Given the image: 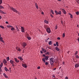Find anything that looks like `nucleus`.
<instances>
[{"instance_id": "1", "label": "nucleus", "mask_w": 79, "mask_h": 79, "mask_svg": "<svg viewBox=\"0 0 79 79\" xmlns=\"http://www.w3.org/2000/svg\"><path fill=\"white\" fill-rule=\"evenodd\" d=\"M54 58L53 57L51 58L50 59V64L52 66H53V63L55 62V60H54Z\"/></svg>"}, {"instance_id": "2", "label": "nucleus", "mask_w": 79, "mask_h": 79, "mask_svg": "<svg viewBox=\"0 0 79 79\" xmlns=\"http://www.w3.org/2000/svg\"><path fill=\"white\" fill-rule=\"evenodd\" d=\"M45 29H46V31L48 33V34L50 33L51 31L50 30V27H45Z\"/></svg>"}, {"instance_id": "3", "label": "nucleus", "mask_w": 79, "mask_h": 79, "mask_svg": "<svg viewBox=\"0 0 79 79\" xmlns=\"http://www.w3.org/2000/svg\"><path fill=\"white\" fill-rule=\"evenodd\" d=\"M10 9H11L13 11H14V12H15V13H16L18 14H19V15L20 14L19 12L17 11V10L13 8V7H10Z\"/></svg>"}, {"instance_id": "4", "label": "nucleus", "mask_w": 79, "mask_h": 79, "mask_svg": "<svg viewBox=\"0 0 79 79\" xmlns=\"http://www.w3.org/2000/svg\"><path fill=\"white\" fill-rule=\"evenodd\" d=\"M55 13L56 14V15H61V11H57L56 10H55Z\"/></svg>"}, {"instance_id": "5", "label": "nucleus", "mask_w": 79, "mask_h": 79, "mask_svg": "<svg viewBox=\"0 0 79 79\" xmlns=\"http://www.w3.org/2000/svg\"><path fill=\"white\" fill-rule=\"evenodd\" d=\"M10 64H12V66L13 67H14V63H15V62L14 61L12 60H10Z\"/></svg>"}, {"instance_id": "6", "label": "nucleus", "mask_w": 79, "mask_h": 79, "mask_svg": "<svg viewBox=\"0 0 79 79\" xmlns=\"http://www.w3.org/2000/svg\"><path fill=\"white\" fill-rule=\"evenodd\" d=\"M22 66L23 67V68H26L27 67V65L26 64H22Z\"/></svg>"}, {"instance_id": "7", "label": "nucleus", "mask_w": 79, "mask_h": 79, "mask_svg": "<svg viewBox=\"0 0 79 79\" xmlns=\"http://www.w3.org/2000/svg\"><path fill=\"white\" fill-rule=\"evenodd\" d=\"M14 60L15 61L16 63H18L19 62V60L16 58H14Z\"/></svg>"}, {"instance_id": "8", "label": "nucleus", "mask_w": 79, "mask_h": 79, "mask_svg": "<svg viewBox=\"0 0 79 79\" xmlns=\"http://www.w3.org/2000/svg\"><path fill=\"white\" fill-rule=\"evenodd\" d=\"M61 10L64 13V15H66V12L65 10H64L63 9H61Z\"/></svg>"}, {"instance_id": "9", "label": "nucleus", "mask_w": 79, "mask_h": 79, "mask_svg": "<svg viewBox=\"0 0 79 79\" xmlns=\"http://www.w3.org/2000/svg\"><path fill=\"white\" fill-rule=\"evenodd\" d=\"M79 63L76 64L75 65V68H78V67H79Z\"/></svg>"}, {"instance_id": "10", "label": "nucleus", "mask_w": 79, "mask_h": 79, "mask_svg": "<svg viewBox=\"0 0 79 79\" xmlns=\"http://www.w3.org/2000/svg\"><path fill=\"white\" fill-rule=\"evenodd\" d=\"M21 32H25L24 31V27H21Z\"/></svg>"}, {"instance_id": "11", "label": "nucleus", "mask_w": 79, "mask_h": 79, "mask_svg": "<svg viewBox=\"0 0 79 79\" xmlns=\"http://www.w3.org/2000/svg\"><path fill=\"white\" fill-rule=\"evenodd\" d=\"M0 41L3 43H5V42L3 40V38L2 37H0Z\"/></svg>"}, {"instance_id": "12", "label": "nucleus", "mask_w": 79, "mask_h": 79, "mask_svg": "<svg viewBox=\"0 0 79 79\" xmlns=\"http://www.w3.org/2000/svg\"><path fill=\"white\" fill-rule=\"evenodd\" d=\"M26 45L27 44L26 43H23V46L24 48H25V47L26 46Z\"/></svg>"}, {"instance_id": "13", "label": "nucleus", "mask_w": 79, "mask_h": 79, "mask_svg": "<svg viewBox=\"0 0 79 79\" xmlns=\"http://www.w3.org/2000/svg\"><path fill=\"white\" fill-rule=\"evenodd\" d=\"M42 51H43V52H44V53H46V52H47V51H46V50H45V49L42 48Z\"/></svg>"}, {"instance_id": "14", "label": "nucleus", "mask_w": 79, "mask_h": 79, "mask_svg": "<svg viewBox=\"0 0 79 79\" xmlns=\"http://www.w3.org/2000/svg\"><path fill=\"white\" fill-rule=\"evenodd\" d=\"M48 56H45L44 58H45V60H46V61H47V60H48Z\"/></svg>"}, {"instance_id": "15", "label": "nucleus", "mask_w": 79, "mask_h": 79, "mask_svg": "<svg viewBox=\"0 0 79 79\" xmlns=\"http://www.w3.org/2000/svg\"><path fill=\"white\" fill-rule=\"evenodd\" d=\"M7 63V61H6V60L5 59H4L3 60V63H4V64H6Z\"/></svg>"}, {"instance_id": "16", "label": "nucleus", "mask_w": 79, "mask_h": 79, "mask_svg": "<svg viewBox=\"0 0 79 79\" xmlns=\"http://www.w3.org/2000/svg\"><path fill=\"white\" fill-rule=\"evenodd\" d=\"M4 69H5V71H9V70L8 69H7V68H6V67H5Z\"/></svg>"}, {"instance_id": "17", "label": "nucleus", "mask_w": 79, "mask_h": 79, "mask_svg": "<svg viewBox=\"0 0 79 79\" xmlns=\"http://www.w3.org/2000/svg\"><path fill=\"white\" fill-rule=\"evenodd\" d=\"M3 75L4 76V77H6V78H8V76H6V74L5 73H4L3 74Z\"/></svg>"}, {"instance_id": "18", "label": "nucleus", "mask_w": 79, "mask_h": 79, "mask_svg": "<svg viewBox=\"0 0 79 79\" xmlns=\"http://www.w3.org/2000/svg\"><path fill=\"white\" fill-rule=\"evenodd\" d=\"M44 22L45 23H46V24H48V21H47L46 20H44Z\"/></svg>"}, {"instance_id": "19", "label": "nucleus", "mask_w": 79, "mask_h": 79, "mask_svg": "<svg viewBox=\"0 0 79 79\" xmlns=\"http://www.w3.org/2000/svg\"><path fill=\"white\" fill-rule=\"evenodd\" d=\"M56 50L57 51H60V49H59V48H58V47L56 46Z\"/></svg>"}, {"instance_id": "20", "label": "nucleus", "mask_w": 79, "mask_h": 79, "mask_svg": "<svg viewBox=\"0 0 79 79\" xmlns=\"http://www.w3.org/2000/svg\"><path fill=\"white\" fill-rule=\"evenodd\" d=\"M0 9H4V7L0 5Z\"/></svg>"}, {"instance_id": "21", "label": "nucleus", "mask_w": 79, "mask_h": 79, "mask_svg": "<svg viewBox=\"0 0 79 79\" xmlns=\"http://www.w3.org/2000/svg\"><path fill=\"white\" fill-rule=\"evenodd\" d=\"M52 44V41H49V45H51Z\"/></svg>"}, {"instance_id": "22", "label": "nucleus", "mask_w": 79, "mask_h": 79, "mask_svg": "<svg viewBox=\"0 0 79 79\" xmlns=\"http://www.w3.org/2000/svg\"><path fill=\"white\" fill-rule=\"evenodd\" d=\"M0 13H2V14H5V12H4L0 10Z\"/></svg>"}, {"instance_id": "23", "label": "nucleus", "mask_w": 79, "mask_h": 79, "mask_svg": "<svg viewBox=\"0 0 79 79\" xmlns=\"http://www.w3.org/2000/svg\"><path fill=\"white\" fill-rule=\"evenodd\" d=\"M27 39L29 40H31V38L30 37L27 36Z\"/></svg>"}, {"instance_id": "24", "label": "nucleus", "mask_w": 79, "mask_h": 79, "mask_svg": "<svg viewBox=\"0 0 79 79\" xmlns=\"http://www.w3.org/2000/svg\"><path fill=\"white\" fill-rule=\"evenodd\" d=\"M42 60V61H44V63H45L46 60H45V58H43Z\"/></svg>"}, {"instance_id": "25", "label": "nucleus", "mask_w": 79, "mask_h": 79, "mask_svg": "<svg viewBox=\"0 0 79 79\" xmlns=\"http://www.w3.org/2000/svg\"><path fill=\"white\" fill-rule=\"evenodd\" d=\"M51 13H52V15H54V12H53V11L52 10H51Z\"/></svg>"}, {"instance_id": "26", "label": "nucleus", "mask_w": 79, "mask_h": 79, "mask_svg": "<svg viewBox=\"0 0 79 79\" xmlns=\"http://www.w3.org/2000/svg\"><path fill=\"white\" fill-rule=\"evenodd\" d=\"M35 6L36 8H37V9H38V6L37 5V3H35Z\"/></svg>"}, {"instance_id": "27", "label": "nucleus", "mask_w": 79, "mask_h": 79, "mask_svg": "<svg viewBox=\"0 0 79 79\" xmlns=\"http://www.w3.org/2000/svg\"><path fill=\"white\" fill-rule=\"evenodd\" d=\"M76 15H79V11H77L76 12Z\"/></svg>"}, {"instance_id": "28", "label": "nucleus", "mask_w": 79, "mask_h": 79, "mask_svg": "<svg viewBox=\"0 0 79 79\" xmlns=\"http://www.w3.org/2000/svg\"><path fill=\"white\" fill-rule=\"evenodd\" d=\"M57 28H58V26H57V25H56V27H55V29H57Z\"/></svg>"}, {"instance_id": "29", "label": "nucleus", "mask_w": 79, "mask_h": 79, "mask_svg": "<svg viewBox=\"0 0 79 79\" xmlns=\"http://www.w3.org/2000/svg\"><path fill=\"white\" fill-rule=\"evenodd\" d=\"M14 30H15V29L14 27H12L11 28V31H14Z\"/></svg>"}, {"instance_id": "30", "label": "nucleus", "mask_w": 79, "mask_h": 79, "mask_svg": "<svg viewBox=\"0 0 79 79\" xmlns=\"http://www.w3.org/2000/svg\"><path fill=\"white\" fill-rule=\"evenodd\" d=\"M6 60L7 61H9V60H10V57H8L6 58Z\"/></svg>"}, {"instance_id": "31", "label": "nucleus", "mask_w": 79, "mask_h": 79, "mask_svg": "<svg viewBox=\"0 0 79 79\" xmlns=\"http://www.w3.org/2000/svg\"><path fill=\"white\" fill-rule=\"evenodd\" d=\"M56 44L57 46H59V45H58V42H56Z\"/></svg>"}, {"instance_id": "32", "label": "nucleus", "mask_w": 79, "mask_h": 79, "mask_svg": "<svg viewBox=\"0 0 79 79\" xmlns=\"http://www.w3.org/2000/svg\"><path fill=\"white\" fill-rule=\"evenodd\" d=\"M77 53H78V52L77 51H76V53H75V55H77Z\"/></svg>"}, {"instance_id": "33", "label": "nucleus", "mask_w": 79, "mask_h": 79, "mask_svg": "<svg viewBox=\"0 0 79 79\" xmlns=\"http://www.w3.org/2000/svg\"><path fill=\"white\" fill-rule=\"evenodd\" d=\"M45 55H49V52H47L46 53H45Z\"/></svg>"}, {"instance_id": "34", "label": "nucleus", "mask_w": 79, "mask_h": 79, "mask_svg": "<svg viewBox=\"0 0 79 79\" xmlns=\"http://www.w3.org/2000/svg\"><path fill=\"white\" fill-rule=\"evenodd\" d=\"M2 3V0H0V5Z\"/></svg>"}, {"instance_id": "35", "label": "nucleus", "mask_w": 79, "mask_h": 79, "mask_svg": "<svg viewBox=\"0 0 79 79\" xmlns=\"http://www.w3.org/2000/svg\"><path fill=\"white\" fill-rule=\"evenodd\" d=\"M0 67L2 68V66H3V63H2L0 64Z\"/></svg>"}, {"instance_id": "36", "label": "nucleus", "mask_w": 79, "mask_h": 79, "mask_svg": "<svg viewBox=\"0 0 79 79\" xmlns=\"http://www.w3.org/2000/svg\"><path fill=\"white\" fill-rule=\"evenodd\" d=\"M8 27H13L9 25L8 26Z\"/></svg>"}, {"instance_id": "37", "label": "nucleus", "mask_w": 79, "mask_h": 79, "mask_svg": "<svg viewBox=\"0 0 79 79\" xmlns=\"http://www.w3.org/2000/svg\"><path fill=\"white\" fill-rule=\"evenodd\" d=\"M64 36H65V34L63 33V37H64Z\"/></svg>"}, {"instance_id": "38", "label": "nucleus", "mask_w": 79, "mask_h": 79, "mask_svg": "<svg viewBox=\"0 0 79 79\" xmlns=\"http://www.w3.org/2000/svg\"><path fill=\"white\" fill-rule=\"evenodd\" d=\"M45 64L46 65H48V63L46 62L45 63Z\"/></svg>"}, {"instance_id": "39", "label": "nucleus", "mask_w": 79, "mask_h": 79, "mask_svg": "<svg viewBox=\"0 0 79 79\" xmlns=\"http://www.w3.org/2000/svg\"><path fill=\"white\" fill-rule=\"evenodd\" d=\"M76 58L77 59H78L79 58V56H75Z\"/></svg>"}, {"instance_id": "40", "label": "nucleus", "mask_w": 79, "mask_h": 79, "mask_svg": "<svg viewBox=\"0 0 79 79\" xmlns=\"http://www.w3.org/2000/svg\"><path fill=\"white\" fill-rule=\"evenodd\" d=\"M18 59H19V60H20L22 58L21 56H19L18 57Z\"/></svg>"}, {"instance_id": "41", "label": "nucleus", "mask_w": 79, "mask_h": 79, "mask_svg": "<svg viewBox=\"0 0 79 79\" xmlns=\"http://www.w3.org/2000/svg\"><path fill=\"white\" fill-rule=\"evenodd\" d=\"M18 51H19V52H20V51H21V49H20V48H19L18 49Z\"/></svg>"}, {"instance_id": "42", "label": "nucleus", "mask_w": 79, "mask_h": 79, "mask_svg": "<svg viewBox=\"0 0 79 79\" xmlns=\"http://www.w3.org/2000/svg\"><path fill=\"white\" fill-rule=\"evenodd\" d=\"M0 27H1V28H2V29H4V27L2 26H0Z\"/></svg>"}, {"instance_id": "43", "label": "nucleus", "mask_w": 79, "mask_h": 79, "mask_svg": "<svg viewBox=\"0 0 79 79\" xmlns=\"http://www.w3.org/2000/svg\"><path fill=\"white\" fill-rule=\"evenodd\" d=\"M50 16H51V17H52V18H53V15H52L51 14Z\"/></svg>"}, {"instance_id": "44", "label": "nucleus", "mask_w": 79, "mask_h": 79, "mask_svg": "<svg viewBox=\"0 0 79 79\" xmlns=\"http://www.w3.org/2000/svg\"><path fill=\"white\" fill-rule=\"evenodd\" d=\"M70 18H73V15H70Z\"/></svg>"}, {"instance_id": "45", "label": "nucleus", "mask_w": 79, "mask_h": 79, "mask_svg": "<svg viewBox=\"0 0 79 79\" xmlns=\"http://www.w3.org/2000/svg\"><path fill=\"white\" fill-rule=\"evenodd\" d=\"M15 27H16V28L17 29L18 28V26H17L16 25L15 26Z\"/></svg>"}, {"instance_id": "46", "label": "nucleus", "mask_w": 79, "mask_h": 79, "mask_svg": "<svg viewBox=\"0 0 79 79\" xmlns=\"http://www.w3.org/2000/svg\"><path fill=\"white\" fill-rule=\"evenodd\" d=\"M57 39L58 40H60V37H58Z\"/></svg>"}, {"instance_id": "47", "label": "nucleus", "mask_w": 79, "mask_h": 79, "mask_svg": "<svg viewBox=\"0 0 79 79\" xmlns=\"http://www.w3.org/2000/svg\"><path fill=\"white\" fill-rule=\"evenodd\" d=\"M40 52L41 53V54L43 53V52L42 51H40Z\"/></svg>"}, {"instance_id": "48", "label": "nucleus", "mask_w": 79, "mask_h": 79, "mask_svg": "<svg viewBox=\"0 0 79 79\" xmlns=\"http://www.w3.org/2000/svg\"><path fill=\"white\" fill-rule=\"evenodd\" d=\"M40 66H39L37 67V69H40Z\"/></svg>"}, {"instance_id": "49", "label": "nucleus", "mask_w": 79, "mask_h": 79, "mask_svg": "<svg viewBox=\"0 0 79 79\" xmlns=\"http://www.w3.org/2000/svg\"><path fill=\"white\" fill-rule=\"evenodd\" d=\"M54 46H55V47H56V44H54Z\"/></svg>"}, {"instance_id": "50", "label": "nucleus", "mask_w": 79, "mask_h": 79, "mask_svg": "<svg viewBox=\"0 0 79 79\" xmlns=\"http://www.w3.org/2000/svg\"><path fill=\"white\" fill-rule=\"evenodd\" d=\"M65 79H68V77H65Z\"/></svg>"}, {"instance_id": "51", "label": "nucleus", "mask_w": 79, "mask_h": 79, "mask_svg": "<svg viewBox=\"0 0 79 79\" xmlns=\"http://www.w3.org/2000/svg\"><path fill=\"white\" fill-rule=\"evenodd\" d=\"M20 60H21V61H23V58H22L21 59H20Z\"/></svg>"}, {"instance_id": "52", "label": "nucleus", "mask_w": 79, "mask_h": 79, "mask_svg": "<svg viewBox=\"0 0 79 79\" xmlns=\"http://www.w3.org/2000/svg\"><path fill=\"white\" fill-rule=\"evenodd\" d=\"M2 69H0V72H2Z\"/></svg>"}, {"instance_id": "53", "label": "nucleus", "mask_w": 79, "mask_h": 79, "mask_svg": "<svg viewBox=\"0 0 79 79\" xmlns=\"http://www.w3.org/2000/svg\"><path fill=\"white\" fill-rule=\"evenodd\" d=\"M16 30H17V31H19V29L18 28H17Z\"/></svg>"}, {"instance_id": "54", "label": "nucleus", "mask_w": 79, "mask_h": 79, "mask_svg": "<svg viewBox=\"0 0 79 79\" xmlns=\"http://www.w3.org/2000/svg\"><path fill=\"white\" fill-rule=\"evenodd\" d=\"M62 64H64V62H62Z\"/></svg>"}, {"instance_id": "55", "label": "nucleus", "mask_w": 79, "mask_h": 79, "mask_svg": "<svg viewBox=\"0 0 79 79\" xmlns=\"http://www.w3.org/2000/svg\"><path fill=\"white\" fill-rule=\"evenodd\" d=\"M41 14H42V15H44V12H41Z\"/></svg>"}, {"instance_id": "56", "label": "nucleus", "mask_w": 79, "mask_h": 79, "mask_svg": "<svg viewBox=\"0 0 79 79\" xmlns=\"http://www.w3.org/2000/svg\"><path fill=\"white\" fill-rule=\"evenodd\" d=\"M69 15H70V16H71V15L72 14H71L70 13H69Z\"/></svg>"}, {"instance_id": "57", "label": "nucleus", "mask_w": 79, "mask_h": 79, "mask_svg": "<svg viewBox=\"0 0 79 79\" xmlns=\"http://www.w3.org/2000/svg\"><path fill=\"white\" fill-rule=\"evenodd\" d=\"M6 24H8V22H6Z\"/></svg>"}, {"instance_id": "58", "label": "nucleus", "mask_w": 79, "mask_h": 79, "mask_svg": "<svg viewBox=\"0 0 79 79\" xmlns=\"http://www.w3.org/2000/svg\"><path fill=\"white\" fill-rule=\"evenodd\" d=\"M56 70V68H55L54 69H53V70H54V71H55V70Z\"/></svg>"}, {"instance_id": "59", "label": "nucleus", "mask_w": 79, "mask_h": 79, "mask_svg": "<svg viewBox=\"0 0 79 79\" xmlns=\"http://www.w3.org/2000/svg\"><path fill=\"white\" fill-rule=\"evenodd\" d=\"M43 56H45V54H44L43 55Z\"/></svg>"}, {"instance_id": "60", "label": "nucleus", "mask_w": 79, "mask_h": 79, "mask_svg": "<svg viewBox=\"0 0 79 79\" xmlns=\"http://www.w3.org/2000/svg\"><path fill=\"white\" fill-rule=\"evenodd\" d=\"M2 19V16H0V19Z\"/></svg>"}, {"instance_id": "61", "label": "nucleus", "mask_w": 79, "mask_h": 79, "mask_svg": "<svg viewBox=\"0 0 79 79\" xmlns=\"http://www.w3.org/2000/svg\"><path fill=\"white\" fill-rule=\"evenodd\" d=\"M58 1H59V2H60V1H61V0H57Z\"/></svg>"}, {"instance_id": "62", "label": "nucleus", "mask_w": 79, "mask_h": 79, "mask_svg": "<svg viewBox=\"0 0 79 79\" xmlns=\"http://www.w3.org/2000/svg\"><path fill=\"white\" fill-rule=\"evenodd\" d=\"M53 77H55V76H54V75H53Z\"/></svg>"}, {"instance_id": "63", "label": "nucleus", "mask_w": 79, "mask_h": 79, "mask_svg": "<svg viewBox=\"0 0 79 79\" xmlns=\"http://www.w3.org/2000/svg\"><path fill=\"white\" fill-rule=\"evenodd\" d=\"M2 67L0 66V69H2Z\"/></svg>"}, {"instance_id": "64", "label": "nucleus", "mask_w": 79, "mask_h": 79, "mask_svg": "<svg viewBox=\"0 0 79 79\" xmlns=\"http://www.w3.org/2000/svg\"><path fill=\"white\" fill-rule=\"evenodd\" d=\"M78 42H79V38H78Z\"/></svg>"}]
</instances>
